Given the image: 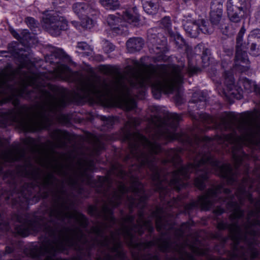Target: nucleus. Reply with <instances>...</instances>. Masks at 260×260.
<instances>
[{
	"label": "nucleus",
	"instance_id": "19",
	"mask_svg": "<svg viewBox=\"0 0 260 260\" xmlns=\"http://www.w3.org/2000/svg\"><path fill=\"white\" fill-rule=\"evenodd\" d=\"M219 171L221 176L227 177L231 173L232 167L230 165L225 164L219 167Z\"/></svg>",
	"mask_w": 260,
	"mask_h": 260
},
{
	"label": "nucleus",
	"instance_id": "5",
	"mask_svg": "<svg viewBox=\"0 0 260 260\" xmlns=\"http://www.w3.org/2000/svg\"><path fill=\"white\" fill-rule=\"evenodd\" d=\"M122 19L123 20H120L119 16L109 15L107 17V21L108 25L113 29L119 28V26H116L117 25H118L119 23H120L121 26H127L126 22L136 26L139 20L137 9L134 7L132 9L126 11L122 16Z\"/></svg>",
	"mask_w": 260,
	"mask_h": 260
},
{
	"label": "nucleus",
	"instance_id": "40",
	"mask_svg": "<svg viewBox=\"0 0 260 260\" xmlns=\"http://www.w3.org/2000/svg\"><path fill=\"white\" fill-rule=\"evenodd\" d=\"M161 249H162V250H165V248H161Z\"/></svg>",
	"mask_w": 260,
	"mask_h": 260
},
{
	"label": "nucleus",
	"instance_id": "34",
	"mask_svg": "<svg viewBox=\"0 0 260 260\" xmlns=\"http://www.w3.org/2000/svg\"><path fill=\"white\" fill-rule=\"evenodd\" d=\"M12 100V98L11 97H9V98H5L3 100V101L1 102L2 103H6L8 101H10Z\"/></svg>",
	"mask_w": 260,
	"mask_h": 260
},
{
	"label": "nucleus",
	"instance_id": "38",
	"mask_svg": "<svg viewBox=\"0 0 260 260\" xmlns=\"http://www.w3.org/2000/svg\"><path fill=\"white\" fill-rule=\"evenodd\" d=\"M230 80H231V82H232V83H233V77H232V76H231V77H230Z\"/></svg>",
	"mask_w": 260,
	"mask_h": 260
},
{
	"label": "nucleus",
	"instance_id": "2",
	"mask_svg": "<svg viewBox=\"0 0 260 260\" xmlns=\"http://www.w3.org/2000/svg\"><path fill=\"white\" fill-rule=\"evenodd\" d=\"M66 98L62 94H45V103L43 107L35 111L21 109L14 118L26 131H35L46 128L48 125L47 113H54L64 106Z\"/></svg>",
	"mask_w": 260,
	"mask_h": 260
},
{
	"label": "nucleus",
	"instance_id": "20",
	"mask_svg": "<svg viewBox=\"0 0 260 260\" xmlns=\"http://www.w3.org/2000/svg\"><path fill=\"white\" fill-rule=\"evenodd\" d=\"M139 124V120L136 118H130L125 125V131L128 132L129 128Z\"/></svg>",
	"mask_w": 260,
	"mask_h": 260
},
{
	"label": "nucleus",
	"instance_id": "13",
	"mask_svg": "<svg viewBox=\"0 0 260 260\" xmlns=\"http://www.w3.org/2000/svg\"><path fill=\"white\" fill-rule=\"evenodd\" d=\"M72 74V71L66 66L61 65L58 68L57 76L61 79L71 80Z\"/></svg>",
	"mask_w": 260,
	"mask_h": 260
},
{
	"label": "nucleus",
	"instance_id": "41",
	"mask_svg": "<svg viewBox=\"0 0 260 260\" xmlns=\"http://www.w3.org/2000/svg\"><path fill=\"white\" fill-rule=\"evenodd\" d=\"M1 2V0H0V3Z\"/></svg>",
	"mask_w": 260,
	"mask_h": 260
},
{
	"label": "nucleus",
	"instance_id": "25",
	"mask_svg": "<svg viewBox=\"0 0 260 260\" xmlns=\"http://www.w3.org/2000/svg\"><path fill=\"white\" fill-rule=\"evenodd\" d=\"M25 21L27 25L30 28H34L36 25L35 19L31 17L27 18Z\"/></svg>",
	"mask_w": 260,
	"mask_h": 260
},
{
	"label": "nucleus",
	"instance_id": "36",
	"mask_svg": "<svg viewBox=\"0 0 260 260\" xmlns=\"http://www.w3.org/2000/svg\"><path fill=\"white\" fill-rule=\"evenodd\" d=\"M19 234H21L22 236H26L28 234V232H25V233H23L22 232H19Z\"/></svg>",
	"mask_w": 260,
	"mask_h": 260
},
{
	"label": "nucleus",
	"instance_id": "18",
	"mask_svg": "<svg viewBox=\"0 0 260 260\" xmlns=\"http://www.w3.org/2000/svg\"><path fill=\"white\" fill-rule=\"evenodd\" d=\"M77 48L83 52V55H91L92 52V48H91L85 42H80L78 43Z\"/></svg>",
	"mask_w": 260,
	"mask_h": 260
},
{
	"label": "nucleus",
	"instance_id": "16",
	"mask_svg": "<svg viewBox=\"0 0 260 260\" xmlns=\"http://www.w3.org/2000/svg\"><path fill=\"white\" fill-rule=\"evenodd\" d=\"M212 192H209L206 195L201 197L199 200V204H200L202 208L204 210H208L211 206L210 202V196Z\"/></svg>",
	"mask_w": 260,
	"mask_h": 260
},
{
	"label": "nucleus",
	"instance_id": "37",
	"mask_svg": "<svg viewBox=\"0 0 260 260\" xmlns=\"http://www.w3.org/2000/svg\"><path fill=\"white\" fill-rule=\"evenodd\" d=\"M72 24L76 27H78V23L76 21H73L72 22Z\"/></svg>",
	"mask_w": 260,
	"mask_h": 260
},
{
	"label": "nucleus",
	"instance_id": "23",
	"mask_svg": "<svg viewBox=\"0 0 260 260\" xmlns=\"http://www.w3.org/2000/svg\"><path fill=\"white\" fill-rule=\"evenodd\" d=\"M204 177L201 178H196L194 180L195 185L200 189H203L204 187Z\"/></svg>",
	"mask_w": 260,
	"mask_h": 260
},
{
	"label": "nucleus",
	"instance_id": "26",
	"mask_svg": "<svg viewBox=\"0 0 260 260\" xmlns=\"http://www.w3.org/2000/svg\"><path fill=\"white\" fill-rule=\"evenodd\" d=\"M256 46L255 44H252L251 47V52L254 56H257L260 54V48L256 49Z\"/></svg>",
	"mask_w": 260,
	"mask_h": 260
},
{
	"label": "nucleus",
	"instance_id": "15",
	"mask_svg": "<svg viewBox=\"0 0 260 260\" xmlns=\"http://www.w3.org/2000/svg\"><path fill=\"white\" fill-rule=\"evenodd\" d=\"M96 13L97 12L94 10V12L90 13L89 15L84 16L85 18L81 21L82 27L87 29L91 28L94 26L95 22L92 19L90 18L89 16L95 15Z\"/></svg>",
	"mask_w": 260,
	"mask_h": 260
},
{
	"label": "nucleus",
	"instance_id": "24",
	"mask_svg": "<svg viewBox=\"0 0 260 260\" xmlns=\"http://www.w3.org/2000/svg\"><path fill=\"white\" fill-rule=\"evenodd\" d=\"M102 71L107 75H113V69L111 67L109 66H104L101 69Z\"/></svg>",
	"mask_w": 260,
	"mask_h": 260
},
{
	"label": "nucleus",
	"instance_id": "11",
	"mask_svg": "<svg viewBox=\"0 0 260 260\" xmlns=\"http://www.w3.org/2000/svg\"><path fill=\"white\" fill-rule=\"evenodd\" d=\"M215 4V2L212 4L210 12L211 21L213 24L219 22L222 14V7L220 2L218 3L217 5Z\"/></svg>",
	"mask_w": 260,
	"mask_h": 260
},
{
	"label": "nucleus",
	"instance_id": "17",
	"mask_svg": "<svg viewBox=\"0 0 260 260\" xmlns=\"http://www.w3.org/2000/svg\"><path fill=\"white\" fill-rule=\"evenodd\" d=\"M143 8L145 12L150 15L154 14L157 12V6L151 2L144 3Z\"/></svg>",
	"mask_w": 260,
	"mask_h": 260
},
{
	"label": "nucleus",
	"instance_id": "7",
	"mask_svg": "<svg viewBox=\"0 0 260 260\" xmlns=\"http://www.w3.org/2000/svg\"><path fill=\"white\" fill-rule=\"evenodd\" d=\"M184 27L186 33L192 38H196L200 31L204 34L211 32L203 20H199L197 22L187 21L184 23Z\"/></svg>",
	"mask_w": 260,
	"mask_h": 260
},
{
	"label": "nucleus",
	"instance_id": "6",
	"mask_svg": "<svg viewBox=\"0 0 260 260\" xmlns=\"http://www.w3.org/2000/svg\"><path fill=\"white\" fill-rule=\"evenodd\" d=\"M208 158L203 157L198 164H189L186 167H182L179 170L175 171L173 174V179L171 180L172 184L179 183L182 179H185L188 177V173L193 170H197L201 165L208 163Z\"/></svg>",
	"mask_w": 260,
	"mask_h": 260
},
{
	"label": "nucleus",
	"instance_id": "22",
	"mask_svg": "<svg viewBox=\"0 0 260 260\" xmlns=\"http://www.w3.org/2000/svg\"><path fill=\"white\" fill-rule=\"evenodd\" d=\"M57 138L55 140L54 146L56 147H61L63 146V139L61 133L60 132H56Z\"/></svg>",
	"mask_w": 260,
	"mask_h": 260
},
{
	"label": "nucleus",
	"instance_id": "3",
	"mask_svg": "<svg viewBox=\"0 0 260 260\" xmlns=\"http://www.w3.org/2000/svg\"><path fill=\"white\" fill-rule=\"evenodd\" d=\"M170 121L172 123L169 125L165 124L159 118L155 117L152 120V123L156 129L155 135L152 138V142L148 140L146 138L140 134H137L136 139L137 142L141 144L151 153H157L160 151V145L155 141V139H165L172 140L178 139V136L174 131L177 126L181 116L176 113H172L170 115Z\"/></svg>",
	"mask_w": 260,
	"mask_h": 260
},
{
	"label": "nucleus",
	"instance_id": "27",
	"mask_svg": "<svg viewBox=\"0 0 260 260\" xmlns=\"http://www.w3.org/2000/svg\"><path fill=\"white\" fill-rule=\"evenodd\" d=\"M136 157L143 165H145L148 161L147 156L145 154L143 153L141 156H136Z\"/></svg>",
	"mask_w": 260,
	"mask_h": 260
},
{
	"label": "nucleus",
	"instance_id": "28",
	"mask_svg": "<svg viewBox=\"0 0 260 260\" xmlns=\"http://www.w3.org/2000/svg\"><path fill=\"white\" fill-rule=\"evenodd\" d=\"M161 23L166 28H169L171 25V20L169 17H164L161 20Z\"/></svg>",
	"mask_w": 260,
	"mask_h": 260
},
{
	"label": "nucleus",
	"instance_id": "31",
	"mask_svg": "<svg viewBox=\"0 0 260 260\" xmlns=\"http://www.w3.org/2000/svg\"><path fill=\"white\" fill-rule=\"evenodd\" d=\"M12 34L15 38L19 39V35L16 31L13 30L12 31Z\"/></svg>",
	"mask_w": 260,
	"mask_h": 260
},
{
	"label": "nucleus",
	"instance_id": "35",
	"mask_svg": "<svg viewBox=\"0 0 260 260\" xmlns=\"http://www.w3.org/2000/svg\"><path fill=\"white\" fill-rule=\"evenodd\" d=\"M108 46H109V51H112L113 50H114V47L111 44H108Z\"/></svg>",
	"mask_w": 260,
	"mask_h": 260
},
{
	"label": "nucleus",
	"instance_id": "33",
	"mask_svg": "<svg viewBox=\"0 0 260 260\" xmlns=\"http://www.w3.org/2000/svg\"><path fill=\"white\" fill-rule=\"evenodd\" d=\"M142 185H139V187L138 188H134L133 189V191L135 193H138L139 191V189H140L141 190L142 189Z\"/></svg>",
	"mask_w": 260,
	"mask_h": 260
},
{
	"label": "nucleus",
	"instance_id": "12",
	"mask_svg": "<svg viewBox=\"0 0 260 260\" xmlns=\"http://www.w3.org/2000/svg\"><path fill=\"white\" fill-rule=\"evenodd\" d=\"M144 45V42L141 38H132L129 39L126 46L127 49L130 52L140 51Z\"/></svg>",
	"mask_w": 260,
	"mask_h": 260
},
{
	"label": "nucleus",
	"instance_id": "32",
	"mask_svg": "<svg viewBox=\"0 0 260 260\" xmlns=\"http://www.w3.org/2000/svg\"><path fill=\"white\" fill-rule=\"evenodd\" d=\"M17 159V158L16 157V156H10L8 158H6V160H8V161H10V160H16Z\"/></svg>",
	"mask_w": 260,
	"mask_h": 260
},
{
	"label": "nucleus",
	"instance_id": "4",
	"mask_svg": "<svg viewBox=\"0 0 260 260\" xmlns=\"http://www.w3.org/2000/svg\"><path fill=\"white\" fill-rule=\"evenodd\" d=\"M42 26L51 35L57 36L61 30L67 28L68 23L66 19L58 16H53L48 12L44 13L42 21Z\"/></svg>",
	"mask_w": 260,
	"mask_h": 260
},
{
	"label": "nucleus",
	"instance_id": "9",
	"mask_svg": "<svg viewBox=\"0 0 260 260\" xmlns=\"http://www.w3.org/2000/svg\"><path fill=\"white\" fill-rule=\"evenodd\" d=\"M244 8L246 7L227 5L228 15L231 21L234 22H239L241 18L244 15Z\"/></svg>",
	"mask_w": 260,
	"mask_h": 260
},
{
	"label": "nucleus",
	"instance_id": "39",
	"mask_svg": "<svg viewBox=\"0 0 260 260\" xmlns=\"http://www.w3.org/2000/svg\"><path fill=\"white\" fill-rule=\"evenodd\" d=\"M3 53H5V52H0V54H1V55H2V54H3Z\"/></svg>",
	"mask_w": 260,
	"mask_h": 260
},
{
	"label": "nucleus",
	"instance_id": "29",
	"mask_svg": "<svg viewBox=\"0 0 260 260\" xmlns=\"http://www.w3.org/2000/svg\"><path fill=\"white\" fill-rule=\"evenodd\" d=\"M60 243L55 244V246L53 247V250L54 251H60L62 250V248L61 245H60Z\"/></svg>",
	"mask_w": 260,
	"mask_h": 260
},
{
	"label": "nucleus",
	"instance_id": "30",
	"mask_svg": "<svg viewBox=\"0 0 260 260\" xmlns=\"http://www.w3.org/2000/svg\"><path fill=\"white\" fill-rule=\"evenodd\" d=\"M202 60L203 61L204 60H207V61H205L204 62V66H207L209 64L208 61H209V57L207 56H204L202 57Z\"/></svg>",
	"mask_w": 260,
	"mask_h": 260
},
{
	"label": "nucleus",
	"instance_id": "21",
	"mask_svg": "<svg viewBox=\"0 0 260 260\" xmlns=\"http://www.w3.org/2000/svg\"><path fill=\"white\" fill-rule=\"evenodd\" d=\"M227 5L246 7V0H228Z\"/></svg>",
	"mask_w": 260,
	"mask_h": 260
},
{
	"label": "nucleus",
	"instance_id": "1",
	"mask_svg": "<svg viewBox=\"0 0 260 260\" xmlns=\"http://www.w3.org/2000/svg\"><path fill=\"white\" fill-rule=\"evenodd\" d=\"M134 66L124 75L116 74L109 84L101 82L98 79L84 81L81 84L82 97L107 106L129 110L135 107L136 102L131 95L129 85L136 88L151 86L154 95L158 98L161 92L171 93L182 82L178 67H155L144 64L142 59L135 60Z\"/></svg>",
	"mask_w": 260,
	"mask_h": 260
},
{
	"label": "nucleus",
	"instance_id": "10",
	"mask_svg": "<svg viewBox=\"0 0 260 260\" xmlns=\"http://www.w3.org/2000/svg\"><path fill=\"white\" fill-rule=\"evenodd\" d=\"M94 5H89L84 3H76L73 6V10L75 14L79 17L89 15L94 12Z\"/></svg>",
	"mask_w": 260,
	"mask_h": 260
},
{
	"label": "nucleus",
	"instance_id": "8",
	"mask_svg": "<svg viewBox=\"0 0 260 260\" xmlns=\"http://www.w3.org/2000/svg\"><path fill=\"white\" fill-rule=\"evenodd\" d=\"M246 31L244 26L239 31L237 38L236 59L237 61H241L243 62L248 61L247 54L242 48V40L243 36Z\"/></svg>",
	"mask_w": 260,
	"mask_h": 260
},
{
	"label": "nucleus",
	"instance_id": "14",
	"mask_svg": "<svg viewBox=\"0 0 260 260\" xmlns=\"http://www.w3.org/2000/svg\"><path fill=\"white\" fill-rule=\"evenodd\" d=\"M100 3L107 10H114L120 6L118 0H100Z\"/></svg>",
	"mask_w": 260,
	"mask_h": 260
}]
</instances>
